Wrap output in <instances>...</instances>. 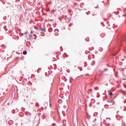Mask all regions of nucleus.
Listing matches in <instances>:
<instances>
[{"instance_id": "nucleus-1", "label": "nucleus", "mask_w": 126, "mask_h": 126, "mask_svg": "<svg viewBox=\"0 0 126 126\" xmlns=\"http://www.w3.org/2000/svg\"><path fill=\"white\" fill-rule=\"evenodd\" d=\"M109 102L110 103H111V104H109L110 105H113L114 104V102H112V101L110 100V101H109Z\"/></svg>"}, {"instance_id": "nucleus-2", "label": "nucleus", "mask_w": 126, "mask_h": 126, "mask_svg": "<svg viewBox=\"0 0 126 126\" xmlns=\"http://www.w3.org/2000/svg\"><path fill=\"white\" fill-rule=\"evenodd\" d=\"M23 53L24 55H26L27 53V52L25 51H24L23 52Z\"/></svg>"}, {"instance_id": "nucleus-3", "label": "nucleus", "mask_w": 126, "mask_h": 126, "mask_svg": "<svg viewBox=\"0 0 126 126\" xmlns=\"http://www.w3.org/2000/svg\"><path fill=\"white\" fill-rule=\"evenodd\" d=\"M39 30H41L42 31H44V29L43 28H40L39 29Z\"/></svg>"}, {"instance_id": "nucleus-4", "label": "nucleus", "mask_w": 126, "mask_h": 126, "mask_svg": "<svg viewBox=\"0 0 126 126\" xmlns=\"http://www.w3.org/2000/svg\"><path fill=\"white\" fill-rule=\"evenodd\" d=\"M109 94L110 96H111L113 94L111 92L109 93Z\"/></svg>"}, {"instance_id": "nucleus-5", "label": "nucleus", "mask_w": 126, "mask_h": 126, "mask_svg": "<svg viewBox=\"0 0 126 126\" xmlns=\"http://www.w3.org/2000/svg\"><path fill=\"white\" fill-rule=\"evenodd\" d=\"M98 5H97L96 6H95L94 7H95V8H97V7H98Z\"/></svg>"}, {"instance_id": "nucleus-6", "label": "nucleus", "mask_w": 126, "mask_h": 126, "mask_svg": "<svg viewBox=\"0 0 126 126\" xmlns=\"http://www.w3.org/2000/svg\"><path fill=\"white\" fill-rule=\"evenodd\" d=\"M32 33V31H31V34Z\"/></svg>"}, {"instance_id": "nucleus-7", "label": "nucleus", "mask_w": 126, "mask_h": 126, "mask_svg": "<svg viewBox=\"0 0 126 126\" xmlns=\"http://www.w3.org/2000/svg\"><path fill=\"white\" fill-rule=\"evenodd\" d=\"M56 54H57V52H56Z\"/></svg>"}, {"instance_id": "nucleus-8", "label": "nucleus", "mask_w": 126, "mask_h": 126, "mask_svg": "<svg viewBox=\"0 0 126 126\" xmlns=\"http://www.w3.org/2000/svg\"><path fill=\"white\" fill-rule=\"evenodd\" d=\"M122 60H124V59H122Z\"/></svg>"}]
</instances>
